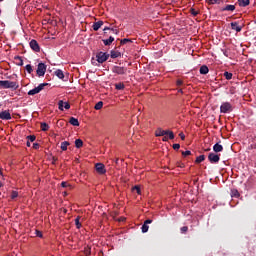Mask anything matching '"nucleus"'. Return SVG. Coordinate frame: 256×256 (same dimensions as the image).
<instances>
[{
	"label": "nucleus",
	"mask_w": 256,
	"mask_h": 256,
	"mask_svg": "<svg viewBox=\"0 0 256 256\" xmlns=\"http://www.w3.org/2000/svg\"><path fill=\"white\" fill-rule=\"evenodd\" d=\"M61 187H71V185H69V183H67V182H62L61 183Z\"/></svg>",
	"instance_id": "nucleus-46"
},
{
	"label": "nucleus",
	"mask_w": 256,
	"mask_h": 256,
	"mask_svg": "<svg viewBox=\"0 0 256 256\" xmlns=\"http://www.w3.org/2000/svg\"><path fill=\"white\" fill-rule=\"evenodd\" d=\"M0 119L4 121H9L11 119V113L9 110H4L0 112Z\"/></svg>",
	"instance_id": "nucleus-9"
},
{
	"label": "nucleus",
	"mask_w": 256,
	"mask_h": 256,
	"mask_svg": "<svg viewBox=\"0 0 256 256\" xmlns=\"http://www.w3.org/2000/svg\"><path fill=\"white\" fill-rule=\"evenodd\" d=\"M181 233H187L189 231V228L187 226H184L180 229Z\"/></svg>",
	"instance_id": "nucleus-42"
},
{
	"label": "nucleus",
	"mask_w": 256,
	"mask_h": 256,
	"mask_svg": "<svg viewBox=\"0 0 256 256\" xmlns=\"http://www.w3.org/2000/svg\"><path fill=\"white\" fill-rule=\"evenodd\" d=\"M132 189H133V191H136V193H138V195H141V187L134 186Z\"/></svg>",
	"instance_id": "nucleus-37"
},
{
	"label": "nucleus",
	"mask_w": 256,
	"mask_h": 256,
	"mask_svg": "<svg viewBox=\"0 0 256 256\" xmlns=\"http://www.w3.org/2000/svg\"><path fill=\"white\" fill-rule=\"evenodd\" d=\"M116 165L119 164V158L115 160Z\"/></svg>",
	"instance_id": "nucleus-54"
},
{
	"label": "nucleus",
	"mask_w": 256,
	"mask_h": 256,
	"mask_svg": "<svg viewBox=\"0 0 256 256\" xmlns=\"http://www.w3.org/2000/svg\"><path fill=\"white\" fill-rule=\"evenodd\" d=\"M2 187H3V183L0 182V188H2Z\"/></svg>",
	"instance_id": "nucleus-58"
},
{
	"label": "nucleus",
	"mask_w": 256,
	"mask_h": 256,
	"mask_svg": "<svg viewBox=\"0 0 256 256\" xmlns=\"http://www.w3.org/2000/svg\"><path fill=\"white\" fill-rule=\"evenodd\" d=\"M45 87H47V83L39 84L38 87L33 88L32 90H30L28 92V95H37V93H41V91H43V89H45Z\"/></svg>",
	"instance_id": "nucleus-4"
},
{
	"label": "nucleus",
	"mask_w": 256,
	"mask_h": 256,
	"mask_svg": "<svg viewBox=\"0 0 256 256\" xmlns=\"http://www.w3.org/2000/svg\"><path fill=\"white\" fill-rule=\"evenodd\" d=\"M118 221H119V222H121V221H125V217H121V218H119V219H118Z\"/></svg>",
	"instance_id": "nucleus-52"
},
{
	"label": "nucleus",
	"mask_w": 256,
	"mask_h": 256,
	"mask_svg": "<svg viewBox=\"0 0 256 256\" xmlns=\"http://www.w3.org/2000/svg\"><path fill=\"white\" fill-rule=\"evenodd\" d=\"M109 29H110L109 27H105L104 31H109Z\"/></svg>",
	"instance_id": "nucleus-55"
},
{
	"label": "nucleus",
	"mask_w": 256,
	"mask_h": 256,
	"mask_svg": "<svg viewBox=\"0 0 256 256\" xmlns=\"http://www.w3.org/2000/svg\"><path fill=\"white\" fill-rule=\"evenodd\" d=\"M224 77H225L227 80H229V79H232V78H233V74L230 73V72H225V73H224Z\"/></svg>",
	"instance_id": "nucleus-35"
},
{
	"label": "nucleus",
	"mask_w": 256,
	"mask_h": 256,
	"mask_svg": "<svg viewBox=\"0 0 256 256\" xmlns=\"http://www.w3.org/2000/svg\"><path fill=\"white\" fill-rule=\"evenodd\" d=\"M54 73L56 77H58V79H65V74H63V70L58 69Z\"/></svg>",
	"instance_id": "nucleus-18"
},
{
	"label": "nucleus",
	"mask_w": 256,
	"mask_h": 256,
	"mask_svg": "<svg viewBox=\"0 0 256 256\" xmlns=\"http://www.w3.org/2000/svg\"><path fill=\"white\" fill-rule=\"evenodd\" d=\"M177 85H178V86L183 85V81L177 80Z\"/></svg>",
	"instance_id": "nucleus-50"
},
{
	"label": "nucleus",
	"mask_w": 256,
	"mask_h": 256,
	"mask_svg": "<svg viewBox=\"0 0 256 256\" xmlns=\"http://www.w3.org/2000/svg\"><path fill=\"white\" fill-rule=\"evenodd\" d=\"M41 130L42 131H49V125L45 122L41 123Z\"/></svg>",
	"instance_id": "nucleus-28"
},
{
	"label": "nucleus",
	"mask_w": 256,
	"mask_h": 256,
	"mask_svg": "<svg viewBox=\"0 0 256 256\" xmlns=\"http://www.w3.org/2000/svg\"><path fill=\"white\" fill-rule=\"evenodd\" d=\"M69 123L73 125V127H79V120L75 117H71Z\"/></svg>",
	"instance_id": "nucleus-17"
},
{
	"label": "nucleus",
	"mask_w": 256,
	"mask_h": 256,
	"mask_svg": "<svg viewBox=\"0 0 256 256\" xmlns=\"http://www.w3.org/2000/svg\"><path fill=\"white\" fill-rule=\"evenodd\" d=\"M231 28L233 29V31H236L237 33H240V31L242 29L241 26H239V23H237V22H232Z\"/></svg>",
	"instance_id": "nucleus-13"
},
{
	"label": "nucleus",
	"mask_w": 256,
	"mask_h": 256,
	"mask_svg": "<svg viewBox=\"0 0 256 256\" xmlns=\"http://www.w3.org/2000/svg\"><path fill=\"white\" fill-rule=\"evenodd\" d=\"M55 161H57V159H56V158H53V163H55Z\"/></svg>",
	"instance_id": "nucleus-57"
},
{
	"label": "nucleus",
	"mask_w": 256,
	"mask_h": 256,
	"mask_svg": "<svg viewBox=\"0 0 256 256\" xmlns=\"http://www.w3.org/2000/svg\"><path fill=\"white\" fill-rule=\"evenodd\" d=\"M213 151H214V153H221V151H223V145L216 143L213 146Z\"/></svg>",
	"instance_id": "nucleus-14"
},
{
	"label": "nucleus",
	"mask_w": 256,
	"mask_h": 256,
	"mask_svg": "<svg viewBox=\"0 0 256 256\" xmlns=\"http://www.w3.org/2000/svg\"><path fill=\"white\" fill-rule=\"evenodd\" d=\"M207 73H209V68L205 65L200 67V74L201 75H207Z\"/></svg>",
	"instance_id": "nucleus-21"
},
{
	"label": "nucleus",
	"mask_w": 256,
	"mask_h": 256,
	"mask_svg": "<svg viewBox=\"0 0 256 256\" xmlns=\"http://www.w3.org/2000/svg\"><path fill=\"white\" fill-rule=\"evenodd\" d=\"M120 43H121V45H125L127 43H133V41H131V39L124 38V39L121 40Z\"/></svg>",
	"instance_id": "nucleus-32"
},
{
	"label": "nucleus",
	"mask_w": 256,
	"mask_h": 256,
	"mask_svg": "<svg viewBox=\"0 0 256 256\" xmlns=\"http://www.w3.org/2000/svg\"><path fill=\"white\" fill-rule=\"evenodd\" d=\"M14 61L19 67H23V58L21 56H15Z\"/></svg>",
	"instance_id": "nucleus-16"
},
{
	"label": "nucleus",
	"mask_w": 256,
	"mask_h": 256,
	"mask_svg": "<svg viewBox=\"0 0 256 256\" xmlns=\"http://www.w3.org/2000/svg\"><path fill=\"white\" fill-rule=\"evenodd\" d=\"M96 59H97L98 63H105V61H107L109 59V54H107L105 52H99L96 55Z\"/></svg>",
	"instance_id": "nucleus-5"
},
{
	"label": "nucleus",
	"mask_w": 256,
	"mask_h": 256,
	"mask_svg": "<svg viewBox=\"0 0 256 256\" xmlns=\"http://www.w3.org/2000/svg\"><path fill=\"white\" fill-rule=\"evenodd\" d=\"M249 3H251V1H249V0H238L239 7H247V5H249Z\"/></svg>",
	"instance_id": "nucleus-20"
},
{
	"label": "nucleus",
	"mask_w": 256,
	"mask_h": 256,
	"mask_svg": "<svg viewBox=\"0 0 256 256\" xmlns=\"http://www.w3.org/2000/svg\"><path fill=\"white\" fill-rule=\"evenodd\" d=\"M180 148H181V145L173 144V149H175L176 151L179 150Z\"/></svg>",
	"instance_id": "nucleus-45"
},
{
	"label": "nucleus",
	"mask_w": 256,
	"mask_h": 256,
	"mask_svg": "<svg viewBox=\"0 0 256 256\" xmlns=\"http://www.w3.org/2000/svg\"><path fill=\"white\" fill-rule=\"evenodd\" d=\"M71 145V143H69L68 141H64L61 143V149L62 151H67V147H69Z\"/></svg>",
	"instance_id": "nucleus-24"
},
{
	"label": "nucleus",
	"mask_w": 256,
	"mask_h": 256,
	"mask_svg": "<svg viewBox=\"0 0 256 256\" xmlns=\"http://www.w3.org/2000/svg\"><path fill=\"white\" fill-rule=\"evenodd\" d=\"M141 229L142 233H147V231H149V225L144 223Z\"/></svg>",
	"instance_id": "nucleus-31"
},
{
	"label": "nucleus",
	"mask_w": 256,
	"mask_h": 256,
	"mask_svg": "<svg viewBox=\"0 0 256 256\" xmlns=\"http://www.w3.org/2000/svg\"><path fill=\"white\" fill-rule=\"evenodd\" d=\"M232 197H239V191L232 190Z\"/></svg>",
	"instance_id": "nucleus-41"
},
{
	"label": "nucleus",
	"mask_w": 256,
	"mask_h": 256,
	"mask_svg": "<svg viewBox=\"0 0 256 256\" xmlns=\"http://www.w3.org/2000/svg\"><path fill=\"white\" fill-rule=\"evenodd\" d=\"M169 139H175V134H173V131H167V134Z\"/></svg>",
	"instance_id": "nucleus-36"
},
{
	"label": "nucleus",
	"mask_w": 256,
	"mask_h": 256,
	"mask_svg": "<svg viewBox=\"0 0 256 256\" xmlns=\"http://www.w3.org/2000/svg\"><path fill=\"white\" fill-rule=\"evenodd\" d=\"M63 107L64 109H71V105L69 104V102H63V100H60L58 102V109L60 111H63Z\"/></svg>",
	"instance_id": "nucleus-10"
},
{
	"label": "nucleus",
	"mask_w": 256,
	"mask_h": 256,
	"mask_svg": "<svg viewBox=\"0 0 256 256\" xmlns=\"http://www.w3.org/2000/svg\"><path fill=\"white\" fill-rule=\"evenodd\" d=\"M26 145H27V147H31V142L28 141V142L26 143Z\"/></svg>",
	"instance_id": "nucleus-53"
},
{
	"label": "nucleus",
	"mask_w": 256,
	"mask_h": 256,
	"mask_svg": "<svg viewBox=\"0 0 256 256\" xmlns=\"http://www.w3.org/2000/svg\"><path fill=\"white\" fill-rule=\"evenodd\" d=\"M75 225H76L77 229H81V222H80V218L79 217H77L75 219Z\"/></svg>",
	"instance_id": "nucleus-34"
},
{
	"label": "nucleus",
	"mask_w": 256,
	"mask_h": 256,
	"mask_svg": "<svg viewBox=\"0 0 256 256\" xmlns=\"http://www.w3.org/2000/svg\"><path fill=\"white\" fill-rule=\"evenodd\" d=\"M205 151H211V148H207V149H205Z\"/></svg>",
	"instance_id": "nucleus-56"
},
{
	"label": "nucleus",
	"mask_w": 256,
	"mask_h": 256,
	"mask_svg": "<svg viewBox=\"0 0 256 256\" xmlns=\"http://www.w3.org/2000/svg\"><path fill=\"white\" fill-rule=\"evenodd\" d=\"M178 92H179V93H183V90H179Z\"/></svg>",
	"instance_id": "nucleus-59"
},
{
	"label": "nucleus",
	"mask_w": 256,
	"mask_h": 256,
	"mask_svg": "<svg viewBox=\"0 0 256 256\" xmlns=\"http://www.w3.org/2000/svg\"><path fill=\"white\" fill-rule=\"evenodd\" d=\"M92 27L94 31H99L103 27V21L95 22Z\"/></svg>",
	"instance_id": "nucleus-15"
},
{
	"label": "nucleus",
	"mask_w": 256,
	"mask_h": 256,
	"mask_svg": "<svg viewBox=\"0 0 256 256\" xmlns=\"http://www.w3.org/2000/svg\"><path fill=\"white\" fill-rule=\"evenodd\" d=\"M150 223H153V220L151 219H148L144 222L145 225H150Z\"/></svg>",
	"instance_id": "nucleus-48"
},
{
	"label": "nucleus",
	"mask_w": 256,
	"mask_h": 256,
	"mask_svg": "<svg viewBox=\"0 0 256 256\" xmlns=\"http://www.w3.org/2000/svg\"><path fill=\"white\" fill-rule=\"evenodd\" d=\"M115 41V38L113 36H110L109 39L103 40L104 45H111Z\"/></svg>",
	"instance_id": "nucleus-22"
},
{
	"label": "nucleus",
	"mask_w": 256,
	"mask_h": 256,
	"mask_svg": "<svg viewBox=\"0 0 256 256\" xmlns=\"http://www.w3.org/2000/svg\"><path fill=\"white\" fill-rule=\"evenodd\" d=\"M27 139H28V141L33 143V141H35L36 137H35V135H29V136H27Z\"/></svg>",
	"instance_id": "nucleus-39"
},
{
	"label": "nucleus",
	"mask_w": 256,
	"mask_h": 256,
	"mask_svg": "<svg viewBox=\"0 0 256 256\" xmlns=\"http://www.w3.org/2000/svg\"><path fill=\"white\" fill-rule=\"evenodd\" d=\"M30 47L36 53H39L41 51V48L39 47V43H37L36 40H31L30 41Z\"/></svg>",
	"instance_id": "nucleus-11"
},
{
	"label": "nucleus",
	"mask_w": 256,
	"mask_h": 256,
	"mask_svg": "<svg viewBox=\"0 0 256 256\" xmlns=\"http://www.w3.org/2000/svg\"><path fill=\"white\" fill-rule=\"evenodd\" d=\"M191 13H192V15L194 16V17H197V15H199V12L198 11H196L195 9H191Z\"/></svg>",
	"instance_id": "nucleus-43"
},
{
	"label": "nucleus",
	"mask_w": 256,
	"mask_h": 256,
	"mask_svg": "<svg viewBox=\"0 0 256 256\" xmlns=\"http://www.w3.org/2000/svg\"><path fill=\"white\" fill-rule=\"evenodd\" d=\"M95 169L99 175H105V173H107V170L105 169V164L103 163H97L95 165Z\"/></svg>",
	"instance_id": "nucleus-7"
},
{
	"label": "nucleus",
	"mask_w": 256,
	"mask_h": 256,
	"mask_svg": "<svg viewBox=\"0 0 256 256\" xmlns=\"http://www.w3.org/2000/svg\"><path fill=\"white\" fill-rule=\"evenodd\" d=\"M219 160H220L219 154L210 153L208 155V161H210V163H219Z\"/></svg>",
	"instance_id": "nucleus-8"
},
{
	"label": "nucleus",
	"mask_w": 256,
	"mask_h": 256,
	"mask_svg": "<svg viewBox=\"0 0 256 256\" xmlns=\"http://www.w3.org/2000/svg\"><path fill=\"white\" fill-rule=\"evenodd\" d=\"M222 11H235V5H226Z\"/></svg>",
	"instance_id": "nucleus-25"
},
{
	"label": "nucleus",
	"mask_w": 256,
	"mask_h": 256,
	"mask_svg": "<svg viewBox=\"0 0 256 256\" xmlns=\"http://www.w3.org/2000/svg\"><path fill=\"white\" fill-rule=\"evenodd\" d=\"M162 141H169V137L164 136V137L162 138Z\"/></svg>",
	"instance_id": "nucleus-51"
},
{
	"label": "nucleus",
	"mask_w": 256,
	"mask_h": 256,
	"mask_svg": "<svg viewBox=\"0 0 256 256\" xmlns=\"http://www.w3.org/2000/svg\"><path fill=\"white\" fill-rule=\"evenodd\" d=\"M233 111V106L229 102H224L220 106L221 113H231Z\"/></svg>",
	"instance_id": "nucleus-3"
},
{
	"label": "nucleus",
	"mask_w": 256,
	"mask_h": 256,
	"mask_svg": "<svg viewBox=\"0 0 256 256\" xmlns=\"http://www.w3.org/2000/svg\"><path fill=\"white\" fill-rule=\"evenodd\" d=\"M182 155H183V157H187V156L191 155V151H189V150L184 151V152H182Z\"/></svg>",
	"instance_id": "nucleus-44"
},
{
	"label": "nucleus",
	"mask_w": 256,
	"mask_h": 256,
	"mask_svg": "<svg viewBox=\"0 0 256 256\" xmlns=\"http://www.w3.org/2000/svg\"><path fill=\"white\" fill-rule=\"evenodd\" d=\"M3 1V0H0V2Z\"/></svg>",
	"instance_id": "nucleus-60"
},
{
	"label": "nucleus",
	"mask_w": 256,
	"mask_h": 256,
	"mask_svg": "<svg viewBox=\"0 0 256 256\" xmlns=\"http://www.w3.org/2000/svg\"><path fill=\"white\" fill-rule=\"evenodd\" d=\"M179 137L182 139V141H185V134H183V132L179 134Z\"/></svg>",
	"instance_id": "nucleus-47"
},
{
	"label": "nucleus",
	"mask_w": 256,
	"mask_h": 256,
	"mask_svg": "<svg viewBox=\"0 0 256 256\" xmlns=\"http://www.w3.org/2000/svg\"><path fill=\"white\" fill-rule=\"evenodd\" d=\"M33 149H39V144L38 143H34L33 144Z\"/></svg>",
	"instance_id": "nucleus-49"
},
{
	"label": "nucleus",
	"mask_w": 256,
	"mask_h": 256,
	"mask_svg": "<svg viewBox=\"0 0 256 256\" xmlns=\"http://www.w3.org/2000/svg\"><path fill=\"white\" fill-rule=\"evenodd\" d=\"M110 56H111L112 59H117V57H121V52L112 50L110 52Z\"/></svg>",
	"instance_id": "nucleus-19"
},
{
	"label": "nucleus",
	"mask_w": 256,
	"mask_h": 256,
	"mask_svg": "<svg viewBox=\"0 0 256 256\" xmlns=\"http://www.w3.org/2000/svg\"><path fill=\"white\" fill-rule=\"evenodd\" d=\"M35 235H36V237L42 238L43 237V232L39 231V230H36Z\"/></svg>",
	"instance_id": "nucleus-40"
},
{
	"label": "nucleus",
	"mask_w": 256,
	"mask_h": 256,
	"mask_svg": "<svg viewBox=\"0 0 256 256\" xmlns=\"http://www.w3.org/2000/svg\"><path fill=\"white\" fill-rule=\"evenodd\" d=\"M94 109H96V111H99L100 109H103V101H99L95 106Z\"/></svg>",
	"instance_id": "nucleus-26"
},
{
	"label": "nucleus",
	"mask_w": 256,
	"mask_h": 256,
	"mask_svg": "<svg viewBox=\"0 0 256 256\" xmlns=\"http://www.w3.org/2000/svg\"><path fill=\"white\" fill-rule=\"evenodd\" d=\"M205 161V155H200L196 158V163H203Z\"/></svg>",
	"instance_id": "nucleus-30"
},
{
	"label": "nucleus",
	"mask_w": 256,
	"mask_h": 256,
	"mask_svg": "<svg viewBox=\"0 0 256 256\" xmlns=\"http://www.w3.org/2000/svg\"><path fill=\"white\" fill-rule=\"evenodd\" d=\"M0 87H2V89H19V85H17L16 82L9 80H0Z\"/></svg>",
	"instance_id": "nucleus-1"
},
{
	"label": "nucleus",
	"mask_w": 256,
	"mask_h": 256,
	"mask_svg": "<svg viewBox=\"0 0 256 256\" xmlns=\"http://www.w3.org/2000/svg\"><path fill=\"white\" fill-rule=\"evenodd\" d=\"M19 197V193L17 191H12L11 199H17Z\"/></svg>",
	"instance_id": "nucleus-38"
},
{
	"label": "nucleus",
	"mask_w": 256,
	"mask_h": 256,
	"mask_svg": "<svg viewBox=\"0 0 256 256\" xmlns=\"http://www.w3.org/2000/svg\"><path fill=\"white\" fill-rule=\"evenodd\" d=\"M27 73H33V67L31 66V64H27L25 67Z\"/></svg>",
	"instance_id": "nucleus-33"
},
{
	"label": "nucleus",
	"mask_w": 256,
	"mask_h": 256,
	"mask_svg": "<svg viewBox=\"0 0 256 256\" xmlns=\"http://www.w3.org/2000/svg\"><path fill=\"white\" fill-rule=\"evenodd\" d=\"M75 147H76V149H81V147H83V140L76 139L75 140Z\"/></svg>",
	"instance_id": "nucleus-23"
},
{
	"label": "nucleus",
	"mask_w": 256,
	"mask_h": 256,
	"mask_svg": "<svg viewBox=\"0 0 256 256\" xmlns=\"http://www.w3.org/2000/svg\"><path fill=\"white\" fill-rule=\"evenodd\" d=\"M115 88H116L118 91H121L122 89H125V84H124V83L115 84Z\"/></svg>",
	"instance_id": "nucleus-27"
},
{
	"label": "nucleus",
	"mask_w": 256,
	"mask_h": 256,
	"mask_svg": "<svg viewBox=\"0 0 256 256\" xmlns=\"http://www.w3.org/2000/svg\"><path fill=\"white\" fill-rule=\"evenodd\" d=\"M167 131L168 130H163L161 128H158L155 132V136L156 137H165V135H167Z\"/></svg>",
	"instance_id": "nucleus-12"
},
{
	"label": "nucleus",
	"mask_w": 256,
	"mask_h": 256,
	"mask_svg": "<svg viewBox=\"0 0 256 256\" xmlns=\"http://www.w3.org/2000/svg\"><path fill=\"white\" fill-rule=\"evenodd\" d=\"M206 3H208V5H217L220 3V0H206Z\"/></svg>",
	"instance_id": "nucleus-29"
},
{
	"label": "nucleus",
	"mask_w": 256,
	"mask_h": 256,
	"mask_svg": "<svg viewBox=\"0 0 256 256\" xmlns=\"http://www.w3.org/2000/svg\"><path fill=\"white\" fill-rule=\"evenodd\" d=\"M46 71H47V65H45V63H39L36 70L38 77H45Z\"/></svg>",
	"instance_id": "nucleus-2"
},
{
	"label": "nucleus",
	"mask_w": 256,
	"mask_h": 256,
	"mask_svg": "<svg viewBox=\"0 0 256 256\" xmlns=\"http://www.w3.org/2000/svg\"><path fill=\"white\" fill-rule=\"evenodd\" d=\"M112 73H116V75H125V73H127V68L121 66H114L112 68Z\"/></svg>",
	"instance_id": "nucleus-6"
}]
</instances>
